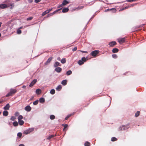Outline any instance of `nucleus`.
Wrapping results in <instances>:
<instances>
[{
	"mask_svg": "<svg viewBox=\"0 0 146 146\" xmlns=\"http://www.w3.org/2000/svg\"><path fill=\"white\" fill-rule=\"evenodd\" d=\"M112 57L114 58H116L117 57V56L116 54H113L112 55Z\"/></svg>",
	"mask_w": 146,
	"mask_h": 146,
	"instance_id": "c03bdc74",
	"label": "nucleus"
},
{
	"mask_svg": "<svg viewBox=\"0 0 146 146\" xmlns=\"http://www.w3.org/2000/svg\"><path fill=\"white\" fill-rule=\"evenodd\" d=\"M20 0H16V1H20Z\"/></svg>",
	"mask_w": 146,
	"mask_h": 146,
	"instance_id": "338daca9",
	"label": "nucleus"
},
{
	"mask_svg": "<svg viewBox=\"0 0 146 146\" xmlns=\"http://www.w3.org/2000/svg\"><path fill=\"white\" fill-rule=\"evenodd\" d=\"M82 52H84V53H87V51H81Z\"/></svg>",
	"mask_w": 146,
	"mask_h": 146,
	"instance_id": "680f3d73",
	"label": "nucleus"
},
{
	"mask_svg": "<svg viewBox=\"0 0 146 146\" xmlns=\"http://www.w3.org/2000/svg\"><path fill=\"white\" fill-rule=\"evenodd\" d=\"M128 128V127H127L125 125H122L119 128V131H121L123 130H126Z\"/></svg>",
	"mask_w": 146,
	"mask_h": 146,
	"instance_id": "7ed1b4c3",
	"label": "nucleus"
},
{
	"mask_svg": "<svg viewBox=\"0 0 146 146\" xmlns=\"http://www.w3.org/2000/svg\"><path fill=\"white\" fill-rule=\"evenodd\" d=\"M69 11V9L68 8H65L62 9V12L63 13H65L68 12Z\"/></svg>",
	"mask_w": 146,
	"mask_h": 146,
	"instance_id": "2eb2a0df",
	"label": "nucleus"
},
{
	"mask_svg": "<svg viewBox=\"0 0 146 146\" xmlns=\"http://www.w3.org/2000/svg\"><path fill=\"white\" fill-rule=\"evenodd\" d=\"M82 60L84 62H85L86 61V58L84 57H82Z\"/></svg>",
	"mask_w": 146,
	"mask_h": 146,
	"instance_id": "79ce46f5",
	"label": "nucleus"
},
{
	"mask_svg": "<svg viewBox=\"0 0 146 146\" xmlns=\"http://www.w3.org/2000/svg\"><path fill=\"white\" fill-rule=\"evenodd\" d=\"M52 57H50L48 59L47 61L45 63V65H47L48 64L52 59Z\"/></svg>",
	"mask_w": 146,
	"mask_h": 146,
	"instance_id": "1a4fd4ad",
	"label": "nucleus"
},
{
	"mask_svg": "<svg viewBox=\"0 0 146 146\" xmlns=\"http://www.w3.org/2000/svg\"><path fill=\"white\" fill-rule=\"evenodd\" d=\"M111 140L112 141H116L117 139L114 137H113L111 138Z\"/></svg>",
	"mask_w": 146,
	"mask_h": 146,
	"instance_id": "f704fd0d",
	"label": "nucleus"
},
{
	"mask_svg": "<svg viewBox=\"0 0 146 146\" xmlns=\"http://www.w3.org/2000/svg\"><path fill=\"white\" fill-rule=\"evenodd\" d=\"M3 101H0V104H1V103H2L3 102Z\"/></svg>",
	"mask_w": 146,
	"mask_h": 146,
	"instance_id": "e2e57ef3",
	"label": "nucleus"
},
{
	"mask_svg": "<svg viewBox=\"0 0 146 146\" xmlns=\"http://www.w3.org/2000/svg\"><path fill=\"white\" fill-rule=\"evenodd\" d=\"M26 87V86H25L24 85L22 86V88H25Z\"/></svg>",
	"mask_w": 146,
	"mask_h": 146,
	"instance_id": "052dcab7",
	"label": "nucleus"
},
{
	"mask_svg": "<svg viewBox=\"0 0 146 146\" xmlns=\"http://www.w3.org/2000/svg\"><path fill=\"white\" fill-rule=\"evenodd\" d=\"M57 59L59 61L61 60L60 58L59 57H57Z\"/></svg>",
	"mask_w": 146,
	"mask_h": 146,
	"instance_id": "4d7b16f0",
	"label": "nucleus"
},
{
	"mask_svg": "<svg viewBox=\"0 0 146 146\" xmlns=\"http://www.w3.org/2000/svg\"><path fill=\"white\" fill-rule=\"evenodd\" d=\"M72 72L70 70H69V71H67L66 72V74L68 76L72 74Z\"/></svg>",
	"mask_w": 146,
	"mask_h": 146,
	"instance_id": "bb28decb",
	"label": "nucleus"
},
{
	"mask_svg": "<svg viewBox=\"0 0 146 146\" xmlns=\"http://www.w3.org/2000/svg\"><path fill=\"white\" fill-rule=\"evenodd\" d=\"M41 1V0H35V2L36 3H37L40 2Z\"/></svg>",
	"mask_w": 146,
	"mask_h": 146,
	"instance_id": "603ef678",
	"label": "nucleus"
},
{
	"mask_svg": "<svg viewBox=\"0 0 146 146\" xmlns=\"http://www.w3.org/2000/svg\"><path fill=\"white\" fill-rule=\"evenodd\" d=\"M9 7L8 5L5 4H0V8L1 9H4Z\"/></svg>",
	"mask_w": 146,
	"mask_h": 146,
	"instance_id": "0eeeda50",
	"label": "nucleus"
},
{
	"mask_svg": "<svg viewBox=\"0 0 146 146\" xmlns=\"http://www.w3.org/2000/svg\"><path fill=\"white\" fill-rule=\"evenodd\" d=\"M10 6H11V7L10 8L11 9H12L13 7L14 6V3H10L9 5Z\"/></svg>",
	"mask_w": 146,
	"mask_h": 146,
	"instance_id": "37998d69",
	"label": "nucleus"
},
{
	"mask_svg": "<svg viewBox=\"0 0 146 146\" xmlns=\"http://www.w3.org/2000/svg\"><path fill=\"white\" fill-rule=\"evenodd\" d=\"M19 146H25V145L23 144H21L19 145Z\"/></svg>",
	"mask_w": 146,
	"mask_h": 146,
	"instance_id": "bf43d9fd",
	"label": "nucleus"
},
{
	"mask_svg": "<svg viewBox=\"0 0 146 146\" xmlns=\"http://www.w3.org/2000/svg\"><path fill=\"white\" fill-rule=\"evenodd\" d=\"M62 88V87L61 86V85H59L56 87V90L59 91L61 90Z\"/></svg>",
	"mask_w": 146,
	"mask_h": 146,
	"instance_id": "412c9836",
	"label": "nucleus"
},
{
	"mask_svg": "<svg viewBox=\"0 0 146 146\" xmlns=\"http://www.w3.org/2000/svg\"><path fill=\"white\" fill-rule=\"evenodd\" d=\"M49 13L47 10H46L42 14V16H43L46 15V14Z\"/></svg>",
	"mask_w": 146,
	"mask_h": 146,
	"instance_id": "393cba45",
	"label": "nucleus"
},
{
	"mask_svg": "<svg viewBox=\"0 0 146 146\" xmlns=\"http://www.w3.org/2000/svg\"><path fill=\"white\" fill-rule=\"evenodd\" d=\"M17 92L16 89H11L10 90V92L6 95V97H7L11 96Z\"/></svg>",
	"mask_w": 146,
	"mask_h": 146,
	"instance_id": "f257e3e1",
	"label": "nucleus"
},
{
	"mask_svg": "<svg viewBox=\"0 0 146 146\" xmlns=\"http://www.w3.org/2000/svg\"><path fill=\"white\" fill-rule=\"evenodd\" d=\"M39 102L41 103H43L44 102V99L43 98H40L39 99Z\"/></svg>",
	"mask_w": 146,
	"mask_h": 146,
	"instance_id": "cd10ccee",
	"label": "nucleus"
},
{
	"mask_svg": "<svg viewBox=\"0 0 146 146\" xmlns=\"http://www.w3.org/2000/svg\"><path fill=\"white\" fill-rule=\"evenodd\" d=\"M62 70V68L60 67H56L55 70V71L58 73L60 72Z\"/></svg>",
	"mask_w": 146,
	"mask_h": 146,
	"instance_id": "f8f14e48",
	"label": "nucleus"
},
{
	"mask_svg": "<svg viewBox=\"0 0 146 146\" xmlns=\"http://www.w3.org/2000/svg\"><path fill=\"white\" fill-rule=\"evenodd\" d=\"M69 3V2L67 1L66 0H63V1L62 2V5L64 6H65V5L68 4Z\"/></svg>",
	"mask_w": 146,
	"mask_h": 146,
	"instance_id": "ddd939ff",
	"label": "nucleus"
},
{
	"mask_svg": "<svg viewBox=\"0 0 146 146\" xmlns=\"http://www.w3.org/2000/svg\"><path fill=\"white\" fill-rule=\"evenodd\" d=\"M72 114H71L70 115H68L65 118V120H67L68 118L70 117L72 115Z\"/></svg>",
	"mask_w": 146,
	"mask_h": 146,
	"instance_id": "a19ab883",
	"label": "nucleus"
},
{
	"mask_svg": "<svg viewBox=\"0 0 146 146\" xmlns=\"http://www.w3.org/2000/svg\"><path fill=\"white\" fill-rule=\"evenodd\" d=\"M77 48L76 47H75L73 49H72V50L73 51H76L77 50Z\"/></svg>",
	"mask_w": 146,
	"mask_h": 146,
	"instance_id": "864d4df0",
	"label": "nucleus"
},
{
	"mask_svg": "<svg viewBox=\"0 0 146 146\" xmlns=\"http://www.w3.org/2000/svg\"><path fill=\"white\" fill-rule=\"evenodd\" d=\"M78 63L80 65H82L84 64V62L82 60H80L78 62Z\"/></svg>",
	"mask_w": 146,
	"mask_h": 146,
	"instance_id": "c85d7f7f",
	"label": "nucleus"
},
{
	"mask_svg": "<svg viewBox=\"0 0 146 146\" xmlns=\"http://www.w3.org/2000/svg\"><path fill=\"white\" fill-rule=\"evenodd\" d=\"M140 114V111H138L137 112L135 113V116L136 117H137L139 116Z\"/></svg>",
	"mask_w": 146,
	"mask_h": 146,
	"instance_id": "7c9ffc66",
	"label": "nucleus"
},
{
	"mask_svg": "<svg viewBox=\"0 0 146 146\" xmlns=\"http://www.w3.org/2000/svg\"><path fill=\"white\" fill-rule=\"evenodd\" d=\"M21 33V30H18L17 31V33L18 34H20Z\"/></svg>",
	"mask_w": 146,
	"mask_h": 146,
	"instance_id": "de8ad7c7",
	"label": "nucleus"
},
{
	"mask_svg": "<svg viewBox=\"0 0 146 146\" xmlns=\"http://www.w3.org/2000/svg\"><path fill=\"white\" fill-rule=\"evenodd\" d=\"M33 17H30L28 18L27 19V21L31 20L33 19Z\"/></svg>",
	"mask_w": 146,
	"mask_h": 146,
	"instance_id": "a18cd8bd",
	"label": "nucleus"
},
{
	"mask_svg": "<svg viewBox=\"0 0 146 146\" xmlns=\"http://www.w3.org/2000/svg\"><path fill=\"white\" fill-rule=\"evenodd\" d=\"M83 7H81V8H80V9H82V8Z\"/></svg>",
	"mask_w": 146,
	"mask_h": 146,
	"instance_id": "774afa93",
	"label": "nucleus"
},
{
	"mask_svg": "<svg viewBox=\"0 0 146 146\" xmlns=\"http://www.w3.org/2000/svg\"><path fill=\"white\" fill-rule=\"evenodd\" d=\"M25 109L27 111H29L31 110V108L30 106H27L25 107Z\"/></svg>",
	"mask_w": 146,
	"mask_h": 146,
	"instance_id": "9d476101",
	"label": "nucleus"
},
{
	"mask_svg": "<svg viewBox=\"0 0 146 146\" xmlns=\"http://www.w3.org/2000/svg\"><path fill=\"white\" fill-rule=\"evenodd\" d=\"M33 130V129H30L28 130H25L24 131L23 133L24 134L27 135L30 133L31 132H32Z\"/></svg>",
	"mask_w": 146,
	"mask_h": 146,
	"instance_id": "39448f33",
	"label": "nucleus"
},
{
	"mask_svg": "<svg viewBox=\"0 0 146 146\" xmlns=\"http://www.w3.org/2000/svg\"><path fill=\"white\" fill-rule=\"evenodd\" d=\"M2 24V23L1 22H0V27H1V25Z\"/></svg>",
	"mask_w": 146,
	"mask_h": 146,
	"instance_id": "69168bd1",
	"label": "nucleus"
},
{
	"mask_svg": "<svg viewBox=\"0 0 146 146\" xmlns=\"http://www.w3.org/2000/svg\"><path fill=\"white\" fill-rule=\"evenodd\" d=\"M130 7V6H129V5L128 6H127L125 7L124 8H123L122 9V10H123L127 9H128Z\"/></svg>",
	"mask_w": 146,
	"mask_h": 146,
	"instance_id": "49530a36",
	"label": "nucleus"
},
{
	"mask_svg": "<svg viewBox=\"0 0 146 146\" xmlns=\"http://www.w3.org/2000/svg\"><path fill=\"white\" fill-rule=\"evenodd\" d=\"M13 125L14 126H17L18 125V122L16 121L14 122L13 123Z\"/></svg>",
	"mask_w": 146,
	"mask_h": 146,
	"instance_id": "c756f323",
	"label": "nucleus"
},
{
	"mask_svg": "<svg viewBox=\"0 0 146 146\" xmlns=\"http://www.w3.org/2000/svg\"><path fill=\"white\" fill-rule=\"evenodd\" d=\"M116 42L115 41H112L110 42V46H114L116 45Z\"/></svg>",
	"mask_w": 146,
	"mask_h": 146,
	"instance_id": "dca6fc26",
	"label": "nucleus"
},
{
	"mask_svg": "<svg viewBox=\"0 0 146 146\" xmlns=\"http://www.w3.org/2000/svg\"><path fill=\"white\" fill-rule=\"evenodd\" d=\"M16 119V117H15L14 116H12L11 117L10 119L12 121H14Z\"/></svg>",
	"mask_w": 146,
	"mask_h": 146,
	"instance_id": "72a5a7b5",
	"label": "nucleus"
},
{
	"mask_svg": "<svg viewBox=\"0 0 146 146\" xmlns=\"http://www.w3.org/2000/svg\"><path fill=\"white\" fill-rule=\"evenodd\" d=\"M22 134L21 133L19 132L17 133V135L19 137H21L22 136Z\"/></svg>",
	"mask_w": 146,
	"mask_h": 146,
	"instance_id": "ea45409f",
	"label": "nucleus"
},
{
	"mask_svg": "<svg viewBox=\"0 0 146 146\" xmlns=\"http://www.w3.org/2000/svg\"><path fill=\"white\" fill-rule=\"evenodd\" d=\"M41 92V91L40 89H37L36 90V93L37 94H40Z\"/></svg>",
	"mask_w": 146,
	"mask_h": 146,
	"instance_id": "a211bd4d",
	"label": "nucleus"
},
{
	"mask_svg": "<svg viewBox=\"0 0 146 146\" xmlns=\"http://www.w3.org/2000/svg\"><path fill=\"white\" fill-rule=\"evenodd\" d=\"M52 8H51L50 9H49L47 10L48 11V13H49L50 11H51L52 10Z\"/></svg>",
	"mask_w": 146,
	"mask_h": 146,
	"instance_id": "6e6d98bb",
	"label": "nucleus"
},
{
	"mask_svg": "<svg viewBox=\"0 0 146 146\" xmlns=\"http://www.w3.org/2000/svg\"><path fill=\"white\" fill-rule=\"evenodd\" d=\"M61 84L64 86L66 85L67 84V80H62L61 82Z\"/></svg>",
	"mask_w": 146,
	"mask_h": 146,
	"instance_id": "6ab92c4d",
	"label": "nucleus"
},
{
	"mask_svg": "<svg viewBox=\"0 0 146 146\" xmlns=\"http://www.w3.org/2000/svg\"><path fill=\"white\" fill-rule=\"evenodd\" d=\"M61 65L60 63L58 62H56L54 64V67H56L58 66H60Z\"/></svg>",
	"mask_w": 146,
	"mask_h": 146,
	"instance_id": "9b49d317",
	"label": "nucleus"
},
{
	"mask_svg": "<svg viewBox=\"0 0 146 146\" xmlns=\"http://www.w3.org/2000/svg\"><path fill=\"white\" fill-rule=\"evenodd\" d=\"M125 38H119L118 39V41L120 44H122L125 41Z\"/></svg>",
	"mask_w": 146,
	"mask_h": 146,
	"instance_id": "423d86ee",
	"label": "nucleus"
},
{
	"mask_svg": "<svg viewBox=\"0 0 146 146\" xmlns=\"http://www.w3.org/2000/svg\"><path fill=\"white\" fill-rule=\"evenodd\" d=\"M110 11V9H107L105 10L104 11H105V12H106L107 11Z\"/></svg>",
	"mask_w": 146,
	"mask_h": 146,
	"instance_id": "13d9d810",
	"label": "nucleus"
},
{
	"mask_svg": "<svg viewBox=\"0 0 146 146\" xmlns=\"http://www.w3.org/2000/svg\"><path fill=\"white\" fill-rule=\"evenodd\" d=\"M10 108V105L9 104H7L6 106L3 108L4 110H9Z\"/></svg>",
	"mask_w": 146,
	"mask_h": 146,
	"instance_id": "4468645a",
	"label": "nucleus"
},
{
	"mask_svg": "<svg viewBox=\"0 0 146 146\" xmlns=\"http://www.w3.org/2000/svg\"><path fill=\"white\" fill-rule=\"evenodd\" d=\"M90 143L88 141L86 142L84 144L85 146H89L90 145Z\"/></svg>",
	"mask_w": 146,
	"mask_h": 146,
	"instance_id": "2f4dec72",
	"label": "nucleus"
},
{
	"mask_svg": "<svg viewBox=\"0 0 146 146\" xmlns=\"http://www.w3.org/2000/svg\"><path fill=\"white\" fill-rule=\"evenodd\" d=\"M38 100H36L34 101V102H33V104L34 105H37L38 104Z\"/></svg>",
	"mask_w": 146,
	"mask_h": 146,
	"instance_id": "c9c22d12",
	"label": "nucleus"
},
{
	"mask_svg": "<svg viewBox=\"0 0 146 146\" xmlns=\"http://www.w3.org/2000/svg\"><path fill=\"white\" fill-rule=\"evenodd\" d=\"M19 113L18 112H16L15 113V116H17L19 115Z\"/></svg>",
	"mask_w": 146,
	"mask_h": 146,
	"instance_id": "3c124183",
	"label": "nucleus"
},
{
	"mask_svg": "<svg viewBox=\"0 0 146 146\" xmlns=\"http://www.w3.org/2000/svg\"><path fill=\"white\" fill-rule=\"evenodd\" d=\"M23 117L22 115H20L18 117V121L21 120L23 118Z\"/></svg>",
	"mask_w": 146,
	"mask_h": 146,
	"instance_id": "e433bc0d",
	"label": "nucleus"
},
{
	"mask_svg": "<svg viewBox=\"0 0 146 146\" xmlns=\"http://www.w3.org/2000/svg\"><path fill=\"white\" fill-rule=\"evenodd\" d=\"M116 9L115 8H112L110 9V12H112V13H115L116 12Z\"/></svg>",
	"mask_w": 146,
	"mask_h": 146,
	"instance_id": "a878e982",
	"label": "nucleus"
},
{
	"mask_svg": "<svg viewBox=\"0 0 146 146\" xmlns=\"http://www.w3.org/2000/svg\"><path fill=\"white\" fill-rule=\"evenodd\" d=\"M137 0H127V1L129 2H133L136 1Z\"/></svg>",
	"mask_w": 146,
	"mask_h": 146,
	"instance_id": "8fccbe9b",
	"label": "nucleus"
},
{
	"mask_svg": "<svg viewBox=\"0 0 146 146\" xmlns=\"http://www.w3.org/2000/svg\"><path fill=\"white\" fill-rule=\"evenodd\" d=\"M37 79H34L30 83L29 86L30 87H32L37 82Z\"/></svg>",
	"mask_w": 146,
	"mask_h": 146,
	"instance_id": "6e6552de",
	"label": "nucleus"
},
{
	"mask_svg": "<svg viewBox=\"0 0 146 146\" xmlns=\"http://www.w3.org/2000/svg\"><path fill=\"white\" fill-rule=\"evenodd\" d=\"M18 122L19 125H23L24 123V121L21 120L18 121Z\"/></svg>",
	"mask_w": 146,
	"mask_h": 146,
	"instance_id": "b1692460",
	"label": "nucleus"
},
{
	"mask_svg": "<svg viewBox=\"0 0 146 146\" xmlns=\"http://www.w3.org/2000/svg\"><path fill=\"white\" fill-rule=\"evenodd\" d=\"M136 4H132L130 5H129V6H130V7L133 6H134L136 5Z\"/></svg>",
	"mask_w": 146,
	"mask_h": 146,
	"instance_id": "5fc2aeb1",
	"label": "nucleus"
},
{
	"mask_svg": "<svg viewBox=\"0 0 146 146\" xmlns=\"http://www.w3.org/2000/svg\"><path fill=\"white\" fill-rule=\"evenodd\" d=\"M55 93V90L54 89H52L50 91V93L52 94H54Z\"/></svg>",
	"mask_w": 146,
	"mask_h": 146,
	"instance_id": "473e14b6",
	"label": "nucleus"
},
{
	"mask_svg": "<svg viewBox=\"0 0 146 146\" xmlns=\"http://www.w3.org/2000/svg\"><path fill=\"white\" fill-rule=\"evenodd\" d=\"M55 116L53 115H51L50 116V118L52 120L54 119L55 118Z\"/></svg>",
	"mask_w": 146,
	"mask_h": 146,
	"instance_id": "4c0bfd02",
	"label": "nucleus"
},
{
	"mask_svg": "<svg viewBox=\"0 0 146 146\" xmlns=\"http://www.w3.org/2000/svg\"><path fill=\"white\" fill-rule=\"evenodd\" d=\"M62 9V8H60V9H59L58 10H56L55 11H54L52 13H49V14H48L47 16H46V17H50V16H52V15H53L55 13H56V12H57L58 11H59L61 10Z\"/></svg>",
	"mask_w": 146,
	"mask_h": 146,
	"instance_id": "20e7f679",
	"label": "nucleus"
},
{
	"mask_svg": "<svg viewBox=\"0 0 146 146\" xmlns=\"http://www.w3.org/2000/svg\"><path fill=\"white\" fill-rule=\"evenodd\" d=\"M62 126L64 127V129H63V130H64L67 127L68 125L67 124H63L62 125Z\"/></svg>",
	"mask_w": 146,
	"mask_h": 146,
	"instance_id": "58836bf2",
	"label": "nucleus"
},
{
	"mask_svg": "<svg viewBox=\"0 0 146 146\" xmlns=\"http://www.w3.org/2000/svg\"><path fill=\"white\" fill-rule=\"evenodd\" d=\"M3 101H0V104H1V103H2L3 102Z\"/></svg>",
	"mask_w": 146,
	"mask_h": 146,
	"instance_id": "0e129e2a",
	"label": "nucleus"
},
{
	"mask_svg": "<svg viewBox=\"0 0 146 146\" xmlns=\"http://www.w3.org/2000/svg\"><path fill=\"white\" fill-rule=\"evenodd\" d=\"M112 52L113 53H117L119 51V50L116 48H114L112 50Z\"/></svg>",
	"mask_w": 146,
	"mask_h": 146,
	"instance_id": "aec40b11",
	"label": "nucleus"
},
{
	"mask_svg": "<svg viewBox=\"0 0 146 146\" xmlns=\"http://www.w3.org/2000/svg\"><path fill=\"white\" fill-rule=\"evenodd\" d=\"M8 112L7 111H5L3 112V115L4 116H6L8 115Z\"/></svg>",
	"mask_w": 146,
	"mask_h": 146,
	"instance_id": "f3484780",
	"label": "nucleus"
},
{
	"mask_svg": "<svg viewBox=\"0 0 146 146\" xmlns=\"http://www.w3.org/2000/svg\"><path fill=\"white\" fill-rule=\"evenodd\" d=\"M66 58H63L61 60V62L62 64H64L66 62Z\"/></svg>",
	"mask_w": 146,
	"mask_h": 146,
	"instance_id": "5701e85b",
	"label": "nucleus"
},
{
	"mask_svg": "<svg viewBox=\"0 0 146 146\" xmlns=\"http://www.w3.org/2000/svg\"><path fill=\"white\" fill-rule=\"evenodd\" d=\"M63 6H64L63 5H62V3L59 5H58V6L57 7V8H60V7H62Z\"/></svg>",
	"mask_w": 146,
	"mask_h": 146,
	"instance_id": "09e8293b",
	"label": "nucleus"
},
{
	"mask_svg": "<svg viewBox=\"0 0 146 146\" xmlns=\"http://www.w3.org/2000/svg\"><path fill=\"white\" fill-rule=\"evenodd\" d=\"M99 50H95L92 51L90 53V54L94 57H96L97 55L99 53Z\"/></svg>",
	"mask_w": 146,
	"mask_h": 146,
	"instance_id": "f03ea898",
	"label": "nucleus"
},
{
	"mask_svg": "<svg viewBox=\"0 0 146 146\" xmlns=\"http://www.w3.org/2000/svg\"><path fill=\"white\" fill-rule=\"evenodd\" d=\"M56 135H50L46 139L47 140H50L52 138L54 137Z\"/></svg>",
	"mask_w": 146,
	"mask_h": 146,
	"instance_id": "4be33fe9",
	"label": "nucleus"
}]
</instances>
